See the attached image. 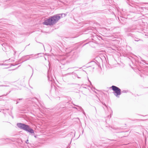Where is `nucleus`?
Here are the masks:
<instances>
[{
  "instance_id": "obj_7",
  "label": "nucleus",
  "mask_w": 148,
  "mask_h": 148,
  "mask_svg": "<svg viewBox=\"0 0 148 148\" xmlns=\"http://www.w3.org/2000/svg\"><path fill=\"white\" fill-rule=\"evenodd\" d=\"M90 63L91 64L93 65H95L96 66H97V64L96 63L95 61H92L91 62H90Z\"/></svg>"
},
{
  "instance_id": "obj_9",
  "label": "nucleus",
  "mask_w": 148,
  "mask_h": 148,
  "mask_svg": "<svg viewBox=\"0 0 148 148\" xmlns=\"http://www.w3.org/2000/svg\"><path fill=\"white\" fill-rule=\"evenodd\" d=\"M73 105L75 106H77V107H78L79 108V110H82V111H83V109H82V108L80 106H78V105H75L74 104H73Z\"/></svg>"
},
{
  "instance_id": "obj_17",
  "label": "nucleus",
  "mask_w": 148,
  "mask_h": 148,
  "mask_svg": "<svg viewBox=\"0 0 148 148\" xmlns=\"http://www.w3.org/2000/svg\"><path fill=\"white\" fill-rule=\"evenodd\" d=\"M111 110V113L110 114V115H108V117H110V118L111 117V115H112V110Z\"/></svg>"
},
{
  "instance_id": "obj_20",
  "label": "nucleus",
  "mask_w": 148,
  "mask_h": 148,
  "mask_svg": "<svg viewBox=\"0 0 148 148\" xmlns=\"http://www.w3.org/2000/svg\"><path fill=\"white\" fill-rule=\"evenodd\" d=\"M18 99H17V101H16V104H18V103H19V102H18Z\"/></svg>"
},
{
  "instance_id": "obj_33",
  "label": "nucleus",
  "mask_w": 148,
  "mask_h": 148,
  "mask_svg": "<svg viewBox=\"0 0 148 148\" xmlns=\"http://www.w3.org/2000/svg\"><path fill=\"white\" fill-rule=\"evenodd\" d=\"M69 38V39H71V38Z\"/></svg>"
},
{
  "instance_id": "obj_29",
  "label": "nucleus",
  "mask_w": 148,
  "mask_h": 148,
  "mask_svg": "<svg viewBox=\"0 0 148 148\" xmlns=\"http://www.w3.org/2000/svg\"><path fill=\"white\" fill-rule=\"evenodd\" d=\"M11 65H12V66H14V65H14V64H12Z\"/></svg>"
},
{
  "instance_id": "obj_21",
  "label": "nucleus",
  "mask_w": 148,
  "mask_h": 148,
  "mask_svg": "<svg viewBox=\"0 0 148 148\" xmlns=\"http://www.w3.org/2000/svg\"><path fill=\"white\" fill-rule=\"evenodd\" d=\"M5 65V64H0V65Z\"/></svg>"
},
{
  "instance_id": "obj_13",
  "label": "nucleus",
  "mask_w": 148,
  "mask_h": 148,
  "mask_svg": "<svg viewBox=\"0 0 148 148\" xmlns=\"http://www.w3.org/2000/svg\"><path fill=\"white\" fill-rule=\"evenodd\" d=\"M11 91H10L8 92H7L6 95H2L0 96V97H2L3 96H6L7 95H8V94H9L10 93Z\"/></svg>"
},
{
  "instance_id": "obj_34",
  "label": "nucleus",
  "mask_w": 148,
  "mask_h": 148,
  "mask_svg": "<svg viewBox=\"0 0 148 148\" xmlns=\"http://www.w3.org/2000/svg\"><path fill=\"white\" fill-rule=\"evenodd\" d=\"M95 93H97L96 92H95Z\"/></svg>"
},
{
  "instance_id": "obj_11",
  "label": "nucleus",
  "mask_w": 148,
  "mask_h": 148,
  "mask_svg": "<svg viewBox=\"0 0 148 148\" xmlns=\"http://www.w3.org/2000/svg\"><path fill=\"white\" fill-rule=\"evenodd\" d=\"M71 73H67L63 75V76L65 77L67 75H71Z\"/></svg>"
},
{
  "instance_id": "obj_30",
  "label": "nucleus",
  "mask_w": 148,
  "mask_h": 148,
  "mask_svg": "<svg viewBox=\"0 0 148 148\" xmlns=\"http://www.w3.org/2000/svg\"><path fill=\"white\" fill-rule=\"evenodd\" d=\"M31 68H32V67H31V66L29 65H28Z\"/></svg>"
},
{
  "instance_id": "obj_5",
  "label": "nucleus",
  "mask_w": 148,
  "mask_h": 148,
  "mask_svg": "<svg viewBox=\"0 0 148 148\" xmlns=\"http://www.w3.org/2000/svg\"><path fill=\"white\" fill-rule=\"evenodd\" d=\"M67 55L72 60L75 59L78 57L77 52L76 51H71L69 53H68Z\"/></svg>"
},
{
  "instance_id": "obj_14",
  "label": "nucleus",
  "mask_w": 148,
  "mask_h": 148,
  "mask_svg": "<svg viewBox=\"0 0 148 148\" xmlns=\"http://www.w3.org/2000/svg\"><path fill=\"white\" fill-rule=\"evenodd\" d=\"M134 40H135V41H138L140 40V39H139L138 38H136V37H135V38H134Z\"/></svg>"
},
{
  "instance_id": "obj_6",
  "label": "nucleus",
  "mask_w": 148,
  "mask_h": 148,
  "mask_svg": "<svg viewBox=\"0 0 148 148\" xmlns=\"http://www.w3.org/2000/svg\"><path fill=\"white\" fill-rule=\"evenodd\" d=\"M138 29L135 26H130L126 29V31L128 32H133L134 31H137ZM138 32L139 31H137Z\"/></svg>"
},
{
  "instance_id": "obj_25",
  "label": "nucleus",
  "mask_w": 148,
  "mask_h": 148,
  "mask_svg": "<svg viewBox=\"0 0 148 148\" xmlns=\"http://www.w3.org/2000/svg\"><path fill=\"white\" fill-rule=\"evenodd\" d=\"M66 51H67V50H68V49L67 48H66Z\"/></svg>"
},
{
  "instance_id": "obj_31",
  "label": "nucleus",
  "mask_w": 148,
  "mask_h": 148,
  "mask_svg": "<svg viewBox=\"0 0 148 148\" xmlns=\"http://www.w3.org/2000/svg\"><path fill=\"white\" fill-rule=\"evenodd\" d=\"M95 110H96V108L95 107Z\"/></svg>"
},
{
  "instance_id": "obj_24",
  "label": "nucleus",
  "mask_w": 148,
  "mask_h": 148,
  "mask_svg": "<svg viewBox=\"0 0 148 148\" xmlns=\"http://www.w3.org/2000/svg\"><path fill=\"white\" fill-rule=\"evenodd\" d=\"M145 75H148V74H147V73H146V72H145Z\"/></svg>"
},
{
  "instance_id": "obj_12",
  "label": "nucleus",
  "mask_w": 148,
  "mask_h": 148,
  "mask_svg": "<svg viewBox=\"0 0 148 148\" xmlns=\"http://www.w3.org/2000/svg\"><path fill=\"white\" fill-rule=\"evenodd\" d=\"M140 58L141 60V61L142 62H140V63H142L143 64H146V63L145 62L146 61L145 60H142L141 58Z\"/></svg>"
},
{
  "instance_id": "obj_35",
  "label": "nucleus",
  "mask_w": 148,
  "mask_h": 148,
  "mask_svg": "<svg viewBox=\"0 0 148 148\" xmlns=\"http://www.w3.org/2000/svg\"><path fill=\"white\" fill-rule=\"evenodd\" d=\"M84 114H85V112H84Z\"/></svg>"
},
{
  "instance_id": "obj_36",
  "label": "nucleus",
  "mask_w": 148,
  "mask_h": 148,
  "mask_svg": "<svg viewBox=\"0 0 148 148\" xmlns=\"http://www.w3.org/2000/svg\"><path fill=\"white\" fill-rule=\"evenodd\" d=\"M103 108H104V107H103Z\"/></svg>"
},
{
  "instance_id": "obj_22",
  "label": "nucleus",
  "mask_w": 148,
  "mask_h": 148,
  "mask_svg": "<svg viewBox=\"0 0 148 148\" xmlns=\"http://www.w3.org/2000/svg\"><path fill=\"white\" fill-rule=\"evenodd\" d=\"M22 99H18V100H21Z\"/></svg>"
},
{
  "instance_id": "obj_1",
  "label": "nucleus",
  "mask_w": 148,
  "mask_h": 148,
  "mask_svg": "<svg viewBox=\"0 0 148 148\" xmlns=\"http://www.w3.org/2000/svg\"><path fill=\"white\" fill-rule=\"evenodd\" d=\"M65 16L64 14L62 13L56 14L53 16H50L48 18L45 19L43 23V24L46 25H53L57 23L59 19Z\"/></svg>"
},
{
  "instance_id": "obj_27",
  "label": "nucleus",
  "mask_w": 148,
  "mask_h": 148,
  "mask_svg": "<svg viewBox=\"0 0 148 148\" xmlns=\"http://www.w3.org/2000/svg\"><path fill=\"white\" fill-rule=\"evenodd\" d=\"M88 81H89L90 82V84H91V82H90V81H89V80H88Z\"/></svg>"
},
{
  "instance_id": "obj_19",
  "label": "nucleus",
  "mask_w": 148,
  "mask_h": 148,
  "mask_svg": "<svg viewBox=\"0 0 148 148\" xmlns=\"http://www.w3.org/2000/svg\"><path fill=\"white\" fill-rule=\"evenodd\" d=\"M25 143H26V144H28L29 143H28V140H27L26 141H25Z\"/></svg>"
},
{
  "instance_id": "obj_32",
  "label": "nucleus",
  "mask_w": 148,
  "mask_h": 148,
  "mask_svg": "<svg viewBox=\"0 0 148 148\" xmlns=\"http://www.w3.org/2000/svg\"><path fill=\"white\" fill-rule=\"evenodd\" d=\"M45 58V59L46 60V58Z\"/></svg>"
},
{
  "instance_id": "obj_18",
  "label": "nucleus",
  "mask_w": 148,
  "mask_h": 148,
  "mask_svg": "<svg viewBox=\"0 0 148 148\" xmlns=\"http://www.w3.org/2000/svg\"><path fill=\"white\" fill-rule=\"evenodd\" d=\"M9 86L7 85H0V87H3V86Z\"/></svg>"
},
{
  "instance_id": "obj_28",
  "label": "nucleus",
  "mask_w": 148,
  "mask_h": 148,
  "mask_svg": "<svg viewBox=\"0 0 148 148\" xmlns=\"http://www.w3.org/2000/svg\"><path fill=\"white\" fill-rule=\"evenodd\" d=\"M74 108L75 109H77V108L76 107H74Z\"/></svg>"
},
{
  "instance_id": "obj_3",
  "label": "nucleus",
  "mask_w": 148,
  "mask_h": 148,
  "mask_svg": "<svg viewBox=\"0 0 148 148\" xmlns=\"http://www.w3.org/2000/svg\"><path fill=\"white\" fill-rule=\"evenodd\" d=\"M39 54V53H38L35 55L31 54L24 56L19 60V61H22V62H23L29 59H33L37 58L38 57V56Z\"/></svg>"
},
{
  "instance_id": "obj_4",
  "label": "nucleus",
  "mask_w": 148,
  "mask_h": 148,
  "mask_svg": "<svg viewBox=\"0 0 148 148\" xmlns=\"http://www.w3.org/2000/svg\"><path fill=\"white\" fill-rule=\"evenodd\" d=\"M110 88L114 91V95L117 97H119V95L121 94V90L120 88L118 87L113 85Z\"/></svg>"
},
{
  "instance_id": "obj_26",
  "label": "nucleus",
  "mask_w": 148,
  "mask_h": 148,
  "mask_svg": "<svg viewBox=\"0 0 148 148\" xmlns=\"http://www.w3.org/2000/svg\"><path fill=\"white\" fill-rule=\"evenodd\" d=\"M10 60V59L9 60ZM8 60H5V62H6V61H8Z\"/></svg>"
},
{
  "instance_id": "obj_2",
  "label": "nucleus",
  "mask_w": 148,
  "mask_h": 148,
  "mask_svg": "<svg viewBox=\"0 0 148 148\" xmlns=\"http://www.w3.org/2000/svg\"><path fill=\"white\" fill-rule=\"evenodd\" d=\"M16 125L20 129L31 133L32 135L34 134V130L30 127L29 125L21 123H18Z\"/></svg>"
},
{
  "instance_id": "obj_23",
  "label": "nucleus",
  "mask_w": 148,
  "mask_h": 148,
  "mask_svg": "<svg viewBox=\"0 0 148 148\" xmlns=\"http://www.w3.org/2000/svg\"><path fill=\"white\" fill-rule=\"evenodd\" d=\"M14 51V54L16 53V51Z\"/></svg>"
},
{
  "instance_id": "obj_10",
  "label": "nucleus",
  "mask_w": 148,
  "mask_h": 148,
  "mask_svg": "<svg viewBox=\"0 0 148 148\" xmlns=\"http://www.w3.org/2000/svg\"><path fill=\"white\" fill-rule=\"evenodd\" d=\"M102 103L103 104V105H104L107 108V109L109 110V108L110 109H110V107H108L107 105L105 104V103H103V102H102Z\"/></svg>"
},
{
  "instance_id": "obj_15",
  "label": "nucleus",
  "mask_w": 148,
  "mask_h": 148,
  "mask_svg": "<svg viewBox=\"0 0 148 148\" xmlns=\"http://www.w3.org/2000/svg\"><path fill=\"white\" fill-rule=\"evenodd\" d=\"M48 80H49V81H52V78H51V79H50V77L49 76V75L48 74Z\"/></svg>"
},
{
  "instance_id": "obj_16",
  "label": "nucleus",
  "mask_w": 148,
  "mask_h": 148,
  "mask_svg": "<svg viewBox=\"0 0 148 148\" xmlns=\"http://www.w3.org/2000/svg\"><path fill=\"white\" fill-rule=\"evenodd\" d=\"M128 92V91L125 90H123L121 91V92L122 93H127Z\"/></svg>"
},
{
  "instance_id": "obj_8",
  "label": "nucleus",
  "mask_w": 148,
  "mask_h": 148,
  "mask_svg": "<svg viewBox=\"0 0 148 148\" xmlns=\"http://www.w3.org/2000/svg\"><path fill=\"white\" fill-rule=\"evenodd\" d=\"M71 74L74 75H75V76L77 77L78 78H80V77H79L77 74H76L74 72H73L72 73H71Z\"/></svg>"
},
{
  "instance_id": "obj_37",
  "label": "nucleus",
  "mask_w": 148,
  "mask_h": 148,
  "mask_svg": "<svg viewBox=\"0 0 148 148\" xmlns=\"http://www.w3.org/2000/svg\"><path fill=\"white\" fill-rule=\"evenodd\" d=\"M32 70H33V68H32Z\"/></svg>"
}]
</instances>
